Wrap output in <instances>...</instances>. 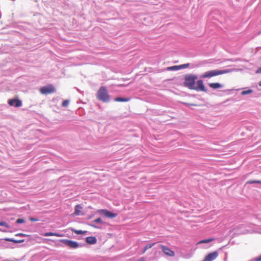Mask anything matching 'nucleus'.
Listing matches in <instances>:
<instances>
[{
    "mask_svg": "<svg viewBox=\"0 0 261 261\" xmlns=\"http://www.w3.org/2000/svg\"><path fill=\"white\" fill-rule=\"evenodd\" d=\"M218 256V253L217 251H214L208 253L205 256L204 259L202 261H213Z\"/></svg>",
    "mask_w": 261,
    "mask_h": 261,
    "instance_id": "nucleus-8",
    "label": "nucleus"
},
{
    "mask_svg": "<svg viewBox=\"0 0 261 261\" xmlns=\"http://www.w3.org/2000/svg\"><path fill=\"white\" fill-rule=\"evenodd\" d=\"M190 63H186V64L180 65H179V67L180 69H185V68L189 67L190 66Z\"/></svg>",
    "mask_w": 261,
    "mask_h": 261,
    "instance_id": "nucleus-25",
    "label": "nucleus"
},
{
    "mask_svg": "<svg viewBox=\"0 0 261 261\" xmlns=\"http://www.w3.org/2000/svg\"><path fill=\"white\" fill-rule=\"evenodd\" d=\"M0 226H4L6 227L7 228L10 227L9 225L6 222H5L4 221H2L0 222Z\"/></svg>",
    "mask_w": 261,
    "mask_h": 261,
    "instance_id": "nucleus-30",
    "label": "nucleus"
},
{
    "mask_svg": "<svg viewBox=\"0 0 261 261\" xmlns=\"http://www.w3.org/2000/svg\"><path fill=\"white\" fill-rule=\"evenodd\" d=\"M138 261H144V258L143 257L141 258Z\"/></svg>",
    "mask_w": 261,
    "mask_h": 261,
    "instance_id": "nucleus-37",
    "label": "nucleus"
},
{
    "mask_svg": "<svg viewBox=\"0 0 261 261\" xmlns=\"http://www.w3.org/2000/svg\"><path fill=\"white\" fill-rule=\"evenodd\" d=\"M16 223L17 224H22L25 223V220L23 218H19L17 219Z\"/></svg>",
    "mask_w": 261,
    "mask_h": 261,
    "instance_id": "nucleus-28",
    "label": "nucleus"
},
{
    "mask_svg": "<svg viewBox=\"0 0 261 261\" xmlns=\"http://www.w3.org/2000/svg\"><path fill=\"white\" fill-rule=\"evenodd\" d=\"M261 184V180H248L246 184Z\"/></svg>",
    "mask_w": 261,
    "mask_h": 261,
    "instance_id": "nucleus-22",
    "label": "nucleus"
},
{
    "mask_svg": "<svg viewBox=\"0 0 261 261\" xmlns=\"http://www.w3.org/2000/svg\"><path fill=\"white\" fill-rule=\"evenodd\" d=\"M82 209H83V207L81 204H79L76 205L74 208V215L76 216H83L84 214L83 213H82L81 211V210Z\"/></svg>",
    "mask_w": 261,
    "mask_h": 261,
    "instance_id": "nucleus-10",
    "label": "nucleus"
},
{
    "mask_svg": "<svg viewBox=\"0 0 261 261\" xmlns=\"http://www.w3.org/2000/svg\"><path fill=\"white\" fill-rule=\"evenodd\" d=\"M218 75V70H210L205 72L201 75V78H210L213 76Z\"/></svg>",
    "mask_w": 261,
    "mask_h": 261,
    "instance_id": "nucleus-7",
    "label": "nucleus"
},
{
    "mask_svg": "<svg viewBox=\"0 0 261 261\" xmlns=\"http://www.w3.org/2000/svg\"><path fill=\"white\" fill-rule=\"evenodd\" d=\"M230 72L229 69H225V70H218V75L220 74H223L225 73H227Z\"/></svg>",
    "mask_w": 261,
    "mask_h": 261,
    "instance_id": "nucleus-24",
    "label": "nucleus"
},
{
    "mask_svg": "<svg viewBox=\"0 0 261 261\" xmlns=\"http://www.w3.org/2000/svg\"><path fill=\"white\" fill-rule=\"evenodd\" d=\"M59 241L60 242H62L64 244H65L66 245H67V246H69L70 245V242H71V240H68V239H60L59 240Z\"/></svg>",
    "mask_w": 261,
    "mask_h": 261,
    "instance_id": "nucleus-20",
    "label": "nucleus"
},
{
    "mask_svg": "<svg viewBox=\"0 0 261 261\" xmlns=\"http://www.w3.org/2000/svg\"><path fill=\"white\" fill-rule=\"evenodd\" d=\"M0 230L2 231V230L0 228ZM3 231H6L5 230H3Z\"/></svg>",
    "mask_w": 261,
    "mask_h": 261,
    "instance_id": "nucleus-40",
    "label": "nucleus"
},
{
    "mask_svg": "<svg viewBox=\"0 0 261 261\" xmlns=\"http://www.w3.org/2000/svg\"><path fill=\"white\" fill-rule=\"evenodd\" d=\"M8 103L9 106L15 108H19L22 106L21 100L17 97L14 98L9 99L8 100Z\"/></svg>",
    "mask_w": 261,
    "mask_h": 261,
    "instance_id": "nucleus-5",
    "label": "nucleus"
},
{
    "mask_svg": "<svg viewBox=\"0 0 261 261\" xmlns=\"http://www.w3.org/2000/svg\"><path fill=\"white\" fill-rule=\"evenodd\" d=\"M17 236H24V234L22 233H18L17 234H16Z\"/></svg>",
    "mask_w": 261,
    "mask_h": 261,
    "instance_id": "nucleus-36",
    "label": "nucleus"
},
{
    "mask_svg": "<svg viewBox=\"0 0 261 261\" xmlns=\"http://www.w3.org/2000/svg\"><path fill=\"white\" fill-rule=\"evenodd\" d=\"M258 85L261 87V81L259 82Z\"/></svg>",
    "mask_w": 261,
    "mask_h": 261,
    "instance_id": "nucleus-39",
    "label": "nucleus"
},
{
    "mask_svg": "<svg viewBox=\"0 0 261 261\" xmlns=\"http://www.w3.org/2000/svg\"><path fill=\"white\" fill-rule=\"evenodd\" d=\"M80 246H83V245H80L77 242L71 240L69 247L72 249H76Z\"/></svg>",
    "mask_w": 261,
    "mask_h": 261,
    "instance_id": "nucleus-13",
    "label": "nucleus"
},
{
    "mask_svg": "<svg viewBox=\"0 0 261 261\" xmlns=\"http://www.w3.org/2000/svg\"><path fill=\"white\" fill-rule=\"evenodd\" d=\"M252 92H253V90H251V89H247L246 90L243 91L241 92V95H245L251 94Z\"/></svg>",
    "mask_w": 261,
    "mask_h": 261,
    "instance_id": "nucleus-23",
    "label": "nucleus"
},
{
    "mask_svg": "<svg viewBox=\"0 0 261 261\" xmlns=\"http://www.w3.org/2000/svg\"><path fill=\"white\" fill-rule=\"evenodd\" d=\"M168 70L170 71H177L180 70L179 65H175L168 67Z\"/></svg>",
    "mask_w": 261,
    "mask_h": 261,
    "instance_id": "nucleus-17",
    "label": "nucleus"
},
{
    "mask_svg": "<svg viewBox=\"0 0 261 261\" xmlns=\"http://www.w3.org/2000/svg\"><path fill=\"white\" fill-rule=\"evenodd\" d=\"M256 73H261V66L259 67L255 71Z\"/></svg>",
    "mask_w": 261,
    "mask_h": 261,
    "instance_id": "nucleus-33",
    "label": "nucleus"
},
{
    "mask_svg": "<svg viewBox=\"0 0 261 261\" xmlns=\"http://www.w3.org/2000/svg\"><path fill=\"white\" fill-rule=\"evenodd\" d=\"M0 245L4 246V247L8 248L9 247V244L5 242L0 241Z\"/></svg>",
    "mask_w": 261,
    "mask_h": 261,
    "instance_id": "nucleus-31",
    "label": "nucleus"
},
{
    "mask_svg": "<svg viewBox=\"0 0 261 261\" xmlns=\"http://www.w3.org/2000/svg\"><path fill=\"white\" fill-rule=\"evenodd\" d=\"M250 261H261V255L258 257L252 258Z\"/></svg>",
    "mask_w": 261,
    "mask_h": 261,
    "instance_id": "nucleus-32",
    "label": "nucleus"
},
{
    "mask_svg": "<svg viewBox=\"0 0 261 261\" xmlns=\"http://www.w3.org/2000/svg\"><path fill=\"white\" fill-rule=\"evenodd\" d=\"M44 236H56L59 237H61L63 236V234L57 232H47L45 233Z\"/></svg>",
    "mask_w": 261,
    "mask_h": 261,
    "instance_id": "nucleus-14",
    "label": "nucleus"
},
{
    "mask_svg": "<svg viewBox=\"0 0 261 261\" xmlns=\"http://www.w3.org/2000/svg\"><path fill=\"white\" fill-rule=\"evenodd\" d=\"M4 241H8V242H12L16 243V240H15V239H14L13 238H5V239H0V241H1L2 242H4Z\"/></svg>",
    "mask_w": 261,
    "mask_h": 261,
    "instance_id": "nucleus-21",
    "label": "nucleus"
},
{
    "mask_svg": "<svg viewBox=\"0 0 261 261\" xmlns=\"http://www.w3.org/2000/svg\"><path fill=\"white\" fill-rule=\"evenodd\" d=\"M40 92L43 94H48L56 92L55 87L50 84L42 87L40 89Z\"/></svg>",
    "mask_w": 261,
    "mask_h": 261,
    "instance_id": "nucleus-3",
    "label": "nucleus"
},
{
    "mask_svg": "<svg viewBox=\"0 0 261 261\" xmlns=\"http://www.w3.org/2000/svg\"><path fill=\"white\" fill-rule=\"evenodd\" d=\"M130 99V97H117L114 99V100L117 102H128Z\"/></svg>",
    "mask_w": 261,
    "mask_h": 261,
    "instance_id": "nucleus-12",
    "label": "nucleus"
},
{
    "mask_svg": "<svg viewBox=\"0 0 261 261\" xmlns=\"http://www.w3.org/2000/svg\"><path fill=\"white\" fill-rule=\"evenodd\" d=\"M214 238H209L207 239H203L199 242V244L208 243L214 240Z\"/></svg>",
    "mask_w": 261,
    "mask_h": 261,
    "instance_id": "nucleus-19",
    "label": "nucleus"
},
{
    "mask_svg": "<svg viewBox=\"0 0 261 261\" xmlns=\"http://www.w3.org/2000/svg\"><path fill=\"white\" fill-rule=\"evenodd\" d=\"M198 76L194 74H187L184 76V86L190 90H195L197 91L207 92V89L203 84L202 80L198 79Z\"/></svg>",
    "mask_w": 261,
    "mask_h": 261,
    "instance_id": "nucleus-1",
    "label": "nucleus"
},
{
    "mask_svg": "<svg viewBox=\"0 0 261 261\" xmlns=\"http://www.w3.org/2000/svg\"><path fill=\"white\" fill-rule=\"evenodd\" d=\"M71 230L72 232H74L75 233L77 234H86L89 232L86 230H76L74 228H72Z\"/></svg>",
    "mask_w": 261,
    "mask_h": 261,
    "instance_id": "nucleus-15",
    "label": "nucleus"
},
{
    "mask_svg": "<svg viewBox=\"0 0 261 261\" xmlns=\"http://www.w3.org/2000/svg\"><path fill=\"white\" fill-rule=\"evenodd\" d=\"M93 216H94V215H93V214L88 216V219H92L93 217Z\"/></svg>",
    "mask_w": 261,
    "mask_h": 261,
    "instance_id": "nucleus-35",
    "label": "nucleus"
},
{
    "mask_svg": "<svg viewBox=\"0 0 261 261\" xmlns=\"http://www.w3.org/2000/svg\"><path fill=\"white\" fill-rule=\"evenodd\" d=\"M97 98L104 103H108L111 100L110 96L107 88L105 86H101L96 94Z\"/></svg>",
    "mask_w": 261,
    "mask_h": 261,
    "instance_id": "nucleus-2",
    "label": "nucleus"
},
{
    "mask_svg": "<svg viewBox=\"0 0 261 261\" xmlns=\"http://www.w3.org/2000/svg\"><path fill=\"white\" fill-rule=\"evenodd\" d=\"M93 223H94V222H92V223H87V224H88V225H90V226H92V227H94V228H97V229H101V227H100V226H98V225H95V224H93Z\"/></svg>",
    "mask_w": 261,
    "mask_h": 261,
    "instance_id": "nucleus-27",
    "label": "nucleus"
},
{
    "mask_svg": "<svg viewBox=\"0 0 261 261\" xmlns=\"http://www.w3.org/2000/svg\"><path fill=\"white\" fill-rule=\"evenodd\" d=\"M69 102H70V100L69 99H66V100H64L62 102V106L63 107H67L68 106Z\"/></svg>",
    "mask_w": 261,
    "mask_h": 261,
    "instance_id": "nucleus-26",
    "label": "nucleus"
},
{
    "mask_svg": "<svg viewBox=\"0 0 261 261\" xmlns=\"http://www.w3.org/2000/svg\"><path fill=\"white\" fill-rule=\"evenodd\" d=\"M97 239L94 236L87 237L85 239L86 242L90 245L95 244L97 243Z\"/></svg>",
    "mask_w": 261,
    "mask_h": 261,
    "instance_id": "nucleus-9",
    "label": "nucleus"
},
{
    "mask_svg": "<svg viewBox=\"0 0 261 261\" xmlns=\"http://www.w3.org/2000/svg\"><path fill=\"white\" fill-rule=\"evenodd\" d=\"M1 67H2V66H1V65H0V68H1Z\"/></svg>",
    "mask_w": 261,
    "mask_h": 261,
    "instance_id": "nucleus-41",
    "label": "nucleus"
},
{
    "mask_svg": "<svg viewBox=\"0 0 261 261\" xmlns=\"http://www.w3.org/2000/svg\"><path fill=\"white\" fill-rule=\"evenodd\" d=\"M93 222L94 223H98V224H106V223L103 222L101 218H98L97 219H96L95 220H93Z\"/></svg>",
    "mask_w": 261,
    "mask_h": 261,
    "instance_id": "nucleus-18",
    "label": "nucleus"
},
{
    "mask_svg": "<svg viewBox=\"0 0 261 261\" xmlns=\"http://www.w3.org/2000/svg\"><path fill=\"white\" fill-rule=\"evenodd\" d=\"M208 85L211 88L214 89H217L219 88H222L223 87V85L219 83H209Z\"/></svg>",
    "mask_w": 261,
    "mask_h": 261,
    "instance_id": "nucleus-11",
    "label": "nucleus"
},
{
    "mask_svg": "<svg viewBox=\"0 0 261 261\" xmlns=\"http://www.w3.org/2000/svg\"><path fill=\"white\" fill-rule=\"evenodd\" d=\"M98 213L100 214L103 215L105 217L113 219L115 218L117 216V213H113L110 211H109L107 209H101L98 210Z\"/></svg>",
    "mask_w": 261,
    "mask_h": 261,
    "instance_id": "nucleus-4",
    "label": "nucleus"
},
{
    "mask_svg": "<svg viewBox=\"0 0 261 261\" xmlns=\"http://www.w3.org/2000/svg\"><path fill=\"white\" fill-rule=\"evenodd\" d=\"M29 220L32 222H37L39 220L38 217H30Z\"/></svg>",
    "mask_w": 261,
    "mask_h": 261,
    "instance_id": "nucleus-29",
    "label": "nucleus"
},
{
    "mask_svg": "<svg viewBox=\"0 0 261 261\" xmlns=\"http://www.w3.org/2000/svg\"><path fill=\"white\" fill-rule=\"evenodd\" d=\"M231 90H229V89H227V90H224L223 92H228V91H230Z\"/></svg>",
    "mask_w": 261,
    "mask_h": 261,
    "instance_id": "nucleus-38",
    "label": "nucleus"
},
{
    "mask_svg": "<svg viewBox=\"0 0 261 261\" xmlns=\"http://www.w3.org/2000/svg\"><path fill=\"white\" fill-rule=\"evenodd\" d=\"M24 241V240H16V243H22Z\"/></svg>",
    "mask_w": 261,
    "mask_h": 261,
    "instance_id": "nucleus-34",
    "label": "nucleus"
},
{
    "mask_svg": "<svg viewBox=\"0 0 261 261\" xmlns=\"http://www.w3.org/2000/svg\"><path fill=\"white\" fill-rule=\"evenodd\" d=\"M160 247L162 249V251L167 255L169 256H174L175 255L174 252L170 248L166 247V246L160 244Z\"/></svg>",
    "mask_w": 261,
    "mask_h": 261,
    "instance_id": "nucleus-6",
    "label": "nucleus"
},
{
    "mask_svg": "<svg viewBox=\"0 0 261 261\" xmlns=\"http://www.w3.org/2000/svg\"><path fill=\"white\" fill-rule=\"evenodd\" d=\"M156 244V243H149V244H147L145 247L144 248V249L142 250V254H144L147 249H149V248H151V247H152L155 244Z\"/></svg>",
    "mask_w": 261,
    "mask_h": 261,
    "instance_id": "nucleus-16",
    "label": "nucleus"
}]
</instances>
